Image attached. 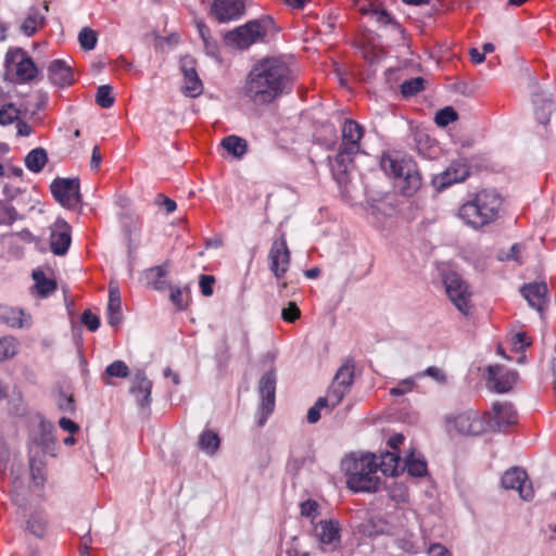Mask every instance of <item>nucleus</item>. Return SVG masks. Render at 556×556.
<instances>
[{
  "instance_id": "nucleus-4",
  "label": "nucleus",
  "mask_w": 556,
  "mask_h": 556,
  "mask_svg": "<svg viewBox=\"0 0 556 556\" xmlns=\"http://www.w3.org/2000/svg\"><path fill=\"white\" fill-rule=\"evenodd\" d=\"M382 170L393 177L395 185L404 195H413L421 185L416 163L396 153H384L380 160Z\"/></svg>"
},
{
  "instance_id": "nucleus-23",
  "label": "nucleus",
  "mask_w": 556,
  "mask_h": 556,
  "mask_svg": "<svg viewBox=\"0 0 556 556\" xmlns=\"http://www.w3.org/2000/svg\"><path fill=\"white\" fill-rule=\"evenodd\" d=\"M152 381L148 379L144 371L138 370L132 379L130 392L135 395L140 407L146 408L151 403Z\"/></svg>"
},
{
  "instance_id": "nucleus-17",
  "label": "nucleus",
  "mask_w": 556,
  "mask_h": 556,
  "mask_svg": "<svg viewBox=\"0 0 556 556\" xmlns=\"http://www.w3.org/2000/svg\"><path fill=\"white\" fill-rule=\"evenodd\" d=\"M244 13V0H214L211 7V14L219 23L239 20Z\"/></svg>"
},
{
  "instance_id": "nucleus-41",
  "label": "nucleus",
  "mask_w": 556,
  "mask_h": 556,
  "mask_svg": "<svg viewBox=\"0 0 556 556\" xmlns=\"http://www.w3.org/2000/svg\"><path fill=\"white\" fill-rule=\"evenodd\" d=\"M18 348L20 343L16 338L12 336L0 338V362L14 357Z\"/></svg>"
},
{
  "instance_id": "nucleus-48",
  "label": "nucleus",
  "mask_w": 556,
  "mask_h": 556,
  "mask_svg": "<svg viewBox=\"0 0 556 556\" xmlns=\"http://www.w3.org/2000/svg\"><path fill=\"white\" fill-rule=\"evenodd\" d=\"M21 111L13 103H7L0 109V125H10L18 119Z\"/></svg>"
},
{
  "instance_id": "nucleus-54",
  "label": "nucleus",
  "mask_w": 556,
  "mask_h": 556,
  "mask_svg": "<svg viewBox=\"0 0 556 556\" xmlns=\"http://www.w3.org/2000/svg\"><path fill=\"white\" fill-rule=\"evenodd\" d=\"M215 283V278L211 275H201L200 276V289L204 296H211L213 294V285Z\"/></svg>"
},
{
  "instance_id": "nucleus-30",
  "label": "nucleus",
  "mask_w": 556,
  "mask_h": 556,
  "mask_svg": "<svg viewBox=\"0 0 556 556\" xmlns=\"http://www.w3.org/2000/svg\"><path fill=\"white\" fill-rule=\"evenodd\" d=\"M401 457L396 452H386L380 455V462L378 464V469L384 476H399L404 468L401 467Z\"/></svg>"
},
{
  "instance_id": "nucleus-2",
  "label": "nucleus",
  "mask_w": 556,
  "mask_h": 556,
  "mask_svg": "<svg viewBox=\"0 0 556 556\" xmlns=\"http://www.w3.org/2000/svg\"><path fill=\"white\" fill-rule=\"evenodd\" d=\"M342 469L348 476L346 484L354 492H376L380 479L376 475L378 464L376 455L365 454L359 457L352 454L342 460Z\"/></svg>"
},
{
  "instance_id": "nucleus-53",
  "label": "nucleus",
  "mask_w": 556,
  "mask_h": 556,
  "mask_svg": "<svg viewBox=\"0 0 556 556\" xmlns=\"http://www.w3.org/2000/svg\"><path fill=\"white\" fill-rule=\"evenodd\" d=\"M281 314L285 321L294 323L300 318L301 312L294 302H290L288 306L282 309Z\"/></svg>"
},
{
  "instance_id": "nucleus-28",
  "label": "nucleus",
  "mask_w": 556,
  "mask_h": 556,
  "mask_svg": "<svg viewBox=\"0 0 556 556\" xmlns=\"http://www.w3.org/2000/svg\"><path fill=\"white\" fill-rule=\"evenodd\" d=\"M532 102L539 123L542 125L548 124L551 114L555 108L552 97L542 92L535 93L532 98Z\"/></svg>"
},
{
  "instance_id": "nucleus-43",
  "label": "nucleus",
  "mask_w": 556,
  "mask_h": 556,
  "mask_svg": "<svg viewBox=\"0 0 556 556\" xmlns=\"http://www.w3.org/2000/svg\"><path fill=\"white\" fill-rule=\"evenodd\" d=\"M523 250V244L515 243L508 250H500L496 254V258L501 262L515 261L522 264L521 254Z\"/></svg>"
},
{
  "instance_id": "nucleus-55",
  "label": "nucleus",
  "mask_w": 556,
  "mask_h": 556,
  "mask_svg": "<svg viewBox=\"0 0 556 556\" xmlns=\"http://www.w3.org/2000/svg\"><path fill=\"white\" fill-rule=\"evenodd\" d=\"M10 459V451L4 441L0 440V475L3 477Z\"/></svg>"
},
{
  "instance_id": "nucleus-8",
  "label": "nucleus",
  "mask_w": 556,
  "mask_h": 556,
  "mask_svg": "<svg viewBox=\"0 0 556 556\" xmlns=\"http://www.w3.org/2000/svg\"><path fill=\"white\" fill-rule=\"evenodd\" d=\"M446 293L456 308L464 315L471 311V292L468 285L456 273H450L444 277Z\"/></svg>"
},
{
  "instance_id": "nucleus-45",
  "label": "nucleus",
  "mask_w": 556,
  "mask_h": 556,
  "mask_svg": "<svg viewBox=\"0 0 556 556\" xmlns=\"http://www.w3.org/2000/svg\"><path fill=\"white\" fill-rule=\"evenodd\" d=\"M114 97L112 96V87L110 85H102L98 88L96 94V103L103 108L109 109L114 104Z\"/></svg>"
},
{
  "instance_id": "nucleus-31",
  "label": "nucleus",
  "mask_w": 556,
  "mask_h": 556,
  "mask_svg": "<svg viewBox=\"0 0 556 556\" xmlns=\"http://www.w3.org/2000/svg\"><path fill=\"white\" fill-rule=\"evenodd\" d=\"M46 17L37 8H30L27 17L21 25V30L24 35L30 37L35 35L38 28L43 27Z\"/></svg>"
},
{
  "instance_id": "nucleus-6",
  "label": "nucleus",
  "mask_w": 556,
  "mask_h": 556,
  "mask_svg": "<svg viewBox=\"0 0 556 556\" xmlns=\"http://www.w3.org/2000/svg\"><path fill=\"white\" fill-rule=\"evenodd\" d=\"M446 424L448 431L455 430L463 435H479L488 431L484 414L472 409L446 417Z\"/></svg>"
},
{
  "instance_id": "nucleus-37",
  "label": "nucleus",
  "mask_w": 556,
  "mask_h": 556,
  "mask_svg": "<svg viewBox=\"0 0 556 556\" xmlns=\"http://www.w3.org/2000/svg\"><path fill=\"white\" fill-rule=\"evenodd\" d=\"M222 147L232 156L240 159L248 150V142L245 139L231 135L222 140Z\"/></svg>"
},
{
  "instance_id": "nucleus-9",
  "label": "nucleus",
  "mask_w": 556,
  "mask_h": 556,
  "mask_svg": "<svg viewBox=\"0 0 556 556\" xmlns=\"http://www.w3.org/2000/svg\"><path fill=\"white\" fill-rule=\"evenodd\" d=\"M50 190L64 207L75 208L81 203L78 178H55L50 185Z\"/></svg>"
},
{
  "instance_id": "nucleus-38",
  "label": "nucleus",
  "mask_w": 556,
  "mask_h": 556,
  "mask_svg": "<svg viewBox=\"0 0 556 556\" xmlns=\"http://www.w3.org/2000/svg\"><path fill=\"white\" fill-rule=\"evenodd\" d=\"M129 376V368L123 361H115L110 364L101 376L105 384H112L111 378H127Z\"/></svg>"
},
{
  "instance_id": "nucleus-25",
  "label": "nucleus",
  "mask_w": 556,
  "mask_h": 556,
  "mask_svg": "<svg viewBox=\"0 0 556 556\" xmlns=\"http://www.w3.org/2000/svg\"><path fill=\"white\" fill-rule=\"evenodd\" d=\"M0 324L11 328H24L31 325V317L23 309L0 304Z\"/></svg>"
},
{
  "instance_id": "nucleus-15",
  "label": "nucleus",
  "mask_w": 556,
  "mask_h": 556,
  "mask_svg": "<svg viewBox=\"0 0 556 556\" xmlns=\"http://www.w3.org/2000/svg\"><path fill=\"white\" fill-rule=\"evenodd\" d=\"M33 448L39 456H45L54 450L53 426L50 422L41 420L37 429L33 430L29 438L28 454H31Z\"/></svg>"
},
{
  "instance_id": "nucleus-10",
  "label": "nucleus",
  "mask_w": 556,
  "mask_h": 556,
  "mask_svg": "<svg viewBox=\"0 0 556 556\" xmlns=\"http://www.w3.org/2000/svg\"><path fill=\"white\" fill-rule=\"evenodd\" d=\"M488 421V431H505L518 422V415L513 404L500 403L493 404L491 410L484 413Z\"/></svg>"
},
{
  "instance_id": "nucleus-24",
  "label": "nucleus",
  "mask_w": 556,
  "mask_h": 556,
  "mask_svg": "<svg viewBox=\"0 0 556 556\" xmlns=\"http://www.w3.org/2000/svg\"><path fill=\"white\" fill-rule=\"evenodd\" d=\"M181 71L185 78L184 92L191 98L200 96L203 91V85L193 65V60L184 59Z\"/></svg>"
},
{
  "instance_id": "nucleus-32",
  "label": "nucleus",
  "mask_w": 556,
  "mask_h": 556,
  "mask_svg": "<svg viewBox=\"0 0 556 556\" xmlns=\"http://www.w3.org/2000/svg\"><path fill=\"white\" fill-rule=\"evenodd\" d=\"M48 528L47 516L42 510L33 511L27 521H26V530H28L33 535L37 538H43Z\"/></svg>"
},
{
  "instance_id": "nucleus-29",
  "label": "nucleus",
  "mask_w": 556,
  "mask_h": 556,
  "mask_svg": "<svg viewBox=\"0 0 556 556\" xmlns=\"http://www.w3.org/2000/svg\"><path fill=\"white\" fill-rule=\"evenodd\" d=\"M501 366H490L488 368L489 380L494 382V389L496 392L504 393L508 392L517 379V374L509 371L503 377H500Z\"/></svg>"
},
{
  "instance_id": "nucleus-11",
  "label": "nucleus",
  "mask_w": 556,
  "mask_h": 556,
  "mask_svg": "<svg viewBox=\"0 0 556 556\" xmlns=\"http://www.w3.org/2000/svg\"><path fill=\"white\" fill-rule=\"evenodd\" d=\"M354 380V362L346 359L338 369L327 394L331 399V407L338 406L350 391Z\"/></svg>"
},
{
  "instance_id": "nucleus-40",
  "label": "nucleus",
  "mask_w": 556,
  "mask_h": 556,
  "mask_svg": "<svg viewBox=\"0 0 556 556\" xmlns=\"http://www.w3.org/2000/svg\"><path fill=\"white\" fill-rule=\"evenodd\" d=\"M33 278L35 280V288L37 293L45 298L48 296L56 289V282L52 279L46 278L42 271H34Z\"/></svg>"
},
{
  "instance_id": "nucleus-12",
  "label": "nucleus",
  "mask_w": 556,
  "mask_h": 556,
  "mask_svg": "<svg viewBox=\"0 0 556 556\" xmlns=\"http://www.w3.org/2000/svg\"><path fill=\"white\" fill-rule=\"evenodd\" d=\"M5 61L8 70L14 71L16 81L26 83L35 78L37 66L22 49L10 50Z\"/></svg>"
},
{
  "instance_id": "nucleus-61",
  "label": "nucleus",
  "mask_w": 556,
  "mask_h": 556,
  "mask_svg": "<svg viewBox=\"0 0 556 556\" xmlns=\"http://www.w3.org/2000/svg\"><path fill=\"white\" fill-rule=\"evenodd\" d=\"M59 407L63 412H73L75 409L73 396L61 394L59 400Z\"/></svg>"
},
{
  "instance_id": "nucleus-7",
  "label": "nucleus",
  "mask_w": 556,
  "mask_h": 556,
  "mask_svg": "<svg viewBox=\"0 0 556 556\" xmlns=\"http://www.w3.org/2000/svg\"><path fill=\"white\" fill-rule=\"evenodd\" d=\"M277 374L271 367L264 372L258 381L261 403L257 410V426L263 427L269 415L274 412L276 400Z\"/></svg>"
},
{
  "instance_id": "nucleus-52",
  "label": "nucleus",
  "mask_w": 556,
  "mask_h": 556,
  "mask_svg": "<svg viewBox=\"0 0 556 556\" xmlns=\"http://www.w3.org/2000/svg\"><path fill=\"white\" fill-rule=\"evenodd\" d=\"M371 15L376 18V21L382 25L392 24L399 27V24L393 20V17L386 11L381 9H372L370 11Z\"/></svg>"
},
{
  "instance_id": "nucleus-49",
  "label": "nucleus",
  "mask_w": 556,
  "mask_h": 556,
  "mask_svg": "<svg viewBox=\"0 0 556 556\" xmlns=\"http://www.w3.org/2000/svg\"><path fill=\"white\" fill-rule=\"evenodd\" d=\"M457 118V112L453 108L446 106L437 112L434 122L438 126L445 127L448 124L455 122Z\"/></svg>"
},
{
  "instance_id": "nucleus-42",
  "label": "nucleus",
  "mask_w": 556,
  "mask_h": 556,
  "mask_svg": "<svg viewBox=\"0 0 556 556\" xmlns=\"http://www.w3.org/2000/svg\"><path fill=\"white\" fill-rule=\"evenodd\" d=\"M323 408H330L333 409L334 407H331V399L327 394L326 396L319 397L316 403L308 409L307 412V421L309 424H316L320 419V410Z\"/></svg>"
},
{
  "instance_id": "nucleus-14",
  "label": "nucleus",
  "mask_w": 556,
  "mask_h": 556,
  "mask_svg": "<svg viewBox=\"0 0 556 556\" xmlns=\"http://www.w3.org/2000/svg\"><path fill=\"white\" fill-rule=\"evenodd\" d=\"M269 269L277 279H281L289 269L290 251L287 245L285 235L276 239L268 254Z\"/></svg>"
},
{
  "instance_id": "nucleus-33",
  "label": "nucleus",
  "mask_w": 556,
  "mask_h": 556,
  "mask_svg": "<svg viewBox=\"0 0 556 556\" xmlns=\"http://www.w3.org/2000/svg\"><path fill=\"white\" fill-rule=\"evenodd\" d=\"M29 462V472L31 480L35 485L41 486L46 481L45 477V464L42 460V456L37 455V452L33 448L31 454H28Z\"/></svg>"
},
{
  "instance_id": "nucleus-16",
  "label": "nucleus",
  "mask_w": 556,
  "mask_h": 556,
  "mask_svg": "<svg viewBox=\"0 0 556 556\" xmlns=\"http://www.w3.org/2000/svg\"><path fill=\"white\" fill-rule=\"evenodd\" d=\"M50 230L51 252L55 255L66 254L72 243V228L70 224L63 218H58L50 227Z\"/></svg>"
},
{
  "instance_id": "nucleus-1",
  "label": "nucleus",
  "mask_w": 556,
  "mask_h": 556,
  "mask_svg": "<svg viewBox=\"0 0 556 556\" xmlns=\"http://www.w3.org/2000/svg\"><path fill=\"white\" fill-rule=\"evenodd\" d=\"M295 78V72L282 58L267 56L252 66L243 85V94L255 105H266L290 92Z\"/></svg>"
},
{
  "instance_id": "nucleus-36",
  "label": "nucleus",
  "mask_w": 556,
  "mask_h": 556,
  "mask_svg": "<svg viewBox=\"0 0 556 556\" xmlns=\"http://www.w3.org/2000/svg\"><path fill=\"white\" fill-rule=\"evenodd\" d=\"M48 162V155L43 148L33 149L25 157V166L33 173H40Z\"/></svg>"
},
{
  "instance_id": "nucleus-35",
  "label": "nucleus",
  "mask_w": 556,
  "mask_h": 556,
  "mask_svg": "<svg viewBox=\"0 0 556 556\" xmlns=\"http://www.w3.org/2000/svg\"><path fill=\"white\" fill-rule=\"evenodd\" d=\"M403 468L413 477H424L427 475V463L424 456L420 454L416 455L415 452L406 455Z\"/></svg>"
},
{
  "instance_id": "nucleus-62",
  "label": "nucleus",
  "mask_w": 556,
  "mask_h": 556,
  "mask_svg": "<svg viewBox=\"0 0 556 556\" xmlns=\"http://www.w3.org/2000/svg\"><path fill=\"white\" fill-rule=\"evenodd\" d=\"M59 426L64 431H68L72 434L76 433L79 430V427H78V425L76 422H74L73 420H71L68 418H65V417H62L59 420Z\"/></svg>"
},
{
  "instance_id": "nucleus-60",
  "label": "nucleus",
  "mask_w": 556,
  "mask_h": 556,
  "mask_svg": "<svg viewBox=\"0 0 556 556\" xmlns=\"http://www.w3.org/2000/svg\"><path fill=\"white\" fill-rule=\"evenodd\" d=\"M155 203L159 205H163L167 213H173L177 207L176 202L174 200L163 194H157Z\"/></svg>"
},
{
  "instance_id": "nucleus-34",
  "label": "nucleus",
  "mask_w": 556,
  "mask_h": 556,
  "mask_svg": "<svg viewBox=\"0 0 556 556\" xmlns=\"http://www.w3.org/2000/svg\"><path fill=\"white\" fill-rule=\"evenodd\" d=\"M166 275V263L163 265L151 267L146 271L147 283L155 290H164L167 287V282L164 280Z\"/></svg>"
},
{
  "instance_id": "nucleus-26",
  "label": "nucleus",
  "mask_w": 556,
  "mask_h": 556,
  "mask_svg": "<svg viewBox=\"0 0 556 556\" xmlns=\"http://www.w3.org/2000/svg\"><path fill=\"white\" fill-rule=\"evenodd\" d=\"M49 79L52 84L64 87L73 83V73L70 65L63 60H54L48 67Z\"/></svg>"
},
{
  "instance_id": "nucleus-51",
  "label": "nucleus",
  "mask_w": 556,
  "mask_h": 556,
  "mask_svg": "<svg viewBox=\"0 0 556 556\" xmlns=\"http://www.w3.org/2000/svg\"><path fill=\"white\" fill-rule=\"evenodd\" d=\"M81 323L90 330L96 331L100 327V318L87 309L81 315Z\"/></svg>"
},
{
  "instance_id": "nucleus-57",
  "label": "nucleus",
  "mask_w": 556,
  "mask_h": 556,
  "mask_svg": "<svg viewBox=\"0 0 556 556\" xmlns=\"http://www.w3.org/2000/svg\"><path fill=\"white\" fill-rule=\"evenodd\" d=\"M169 299L178 309H185L187 302L184 301L182 291L179 288H172Z\"/></svg>"
},
{
  "instance_id": "nucleus-3",
  "label": "nucleus",
  "mask_w": 556,
  "mask_h": 556,
  "mask_svg": "<svg viewBox=\"0 0 556 556\" xmlns=\"http://www.w3.org/2000/svg\"><path fill=\"white\" fill-rule=\"evenodd\" d=\"M503 199L495 190H482L473 200L464 203L458 216L468 226L478 229L493 223L498 217Z\"/></svg>"
},
{
  "instance_id": "nucleus-20",
  "label": "nucleus",
  "mask_w": 556,
  "mask_h": 556,
  "mask_svg": "<svg viewBox=\"0 0 556 556\" xmlns=\"http://www.w3.org/2000/svg\"><path fill=\"white\" fill-rule=\"evenodd\" d=\"M341 144L350 153L361 151V139L364 136V128L354 119H345L341 129Z\"/></svg>"
},
{
  "instance_id": "nucleus-47",
  "label": "nucleus",
  "mask_w": 556,
  "mask_h": 556,
  "mask_svg": "<svg viewBox=\"0 0 556 556\" xmlns=\"http://www.w3.org/2000/svg\"><path fill=\"white\" fill-rule=\"evenodd\" d=\"M424 83H425V80L421 77H416V78H412L409 80H405L401 85V92H402L403 97L408 98V97H413V96L417 94L419 91H421L424 89Z\"/></svg>"
},
{
  "instance_id": "nucleus-46",
  "label": "nucleus",
  "mask_w": 556,
  "mask_h": 556,
  "mask_svg": "<svg viewBox=\"0 0 556 556\" xmlns=\"http://www.w3.org/2000/svg\"><path fill=\"white\" fill-rule=\"evenodd\" d=\"M78 40H79L80 47L84 50L89 51V50L94 49L97 41H98V35L93 29H91L89 27H85L79 31Z\"/></svg>"
},
{
  "instance_id": "nucleus-5",
  "label": "nucleus",
  "mask_w": 556,
  "mask_h": 556,
  "mask_svg": "<svg viewBox=\"0 0 556 556\" xmlns=\"http://www.w3.org/2000/svg\"><path fill=\"white\" fill-rule=\"evenodd\" d=\"M275 31V21L269 15H265L227 31L224 40L231 48L247 49L253 43L265 41L266 37Z\"/></svg>"
},
{
  "instance_id": "nucleus-18",
  "label": "nucleus",
  "mask_w": 556,
  "mask_h": 556,
  "mask_svg": "<svg viewBox=\"0 0 556 556\" xmlns=\"http://www.w3.org/2000/svg\"><path fill=\"white\" fill-rule=\"evenodd\" d=\"M469 174V167L464 161H455L443 173L434 176L432 182L438 190H443L453 184L464 181Z\"/></svg>"
},
{
  "instance_id": "nucleus-27",
  "label": "nucleus",
  "mask_w": 556,
  "mask_h": 556,
  "mask_svg": "<svg viewBox=\"0 0 556 556\" xmlns=\"http://www.w3.org/2000/svg\"><path fill=\"white\" fill-rule=\"evenodd\" d=\"M122 315V301L121 293L117 285L112 282L109 285V303H108V321L112 327L121 324Z\"/></svg>"
},
{
  "instance_id": "nucleus-56",
  "label": "nucleus",
  "mask_w": 556,
  "mask_h": 556,
  "mask_svg": "<svg viewBox=\"0 0 556 556\" xmlns=\"http://www.w3.org/2000/svg\"><path fill=\"white\" fill-rule=\"evenodd\" d=\"M414 388V380L412 379H405L401 381L395 388H392L390 390V393L394 396L403 395L409 391H412Z\"/></svg>"
},
{
  "instance_id": "nucleus-39",
  "label": "nucleus",
  "mask_w": 556,
  "mask_h": 556,
  "mask_svg": "<svg viewBox=\"0 0 556 556\" xmlns=\"http://www.w3.org/2000/svg\"><path fill=\"white\" fill-rule=\"evenodd\" d=\"M220 439L218 434L212 430H204L199 438V446L202 451L210 455L216 453L219 448Z\"/></svg>"
},
{
  "instance_id": "nucleus-44",
  "label": "nucleus",
  "mask_w": 556,
  "mask_h": 556,
  "mask_svg": "<svg viewBox=\"0 0 556 556\" xmlns=\"http://www.w3.org/2000/svg\"><path fill=\"white\" fill-rule=\"evenodd\" d=\"M22 219L15 207L8 201H0V224L12 225L14 222Z\"/></svg>"
},
{
  "instance_id": "nucleus-22",
  "label": "nucleus",
  "mask_w": 556,
  "mask_h": 556,
  "mask_svg": "<svg viewBox=\"0 0 556 556\" xmlns=\"http://www.w3.org/2000/svg\"><path fill=\"white\" fill-rule=\"evenodd\" d=\"M341 528L337 520H320L315 527V534L321 545L336 548L341 542Z\"/></svg>"
},
{
  "instance_id": "nucleus-50",
  "label": "nucleus",
  "mask_w": 556,
  "mask_h": 556,
  "mask_svg": "<svg viewBox=\"0 0 556 556\" xmlns=\"http://www.w3.org/2000/svg\"><path fill=\"white\" fill-rule=\"evenodd\" d=\"M532 344L530 337L526 332H517L511 338V350L516 353H522Z\"/></svg>"
},
{
  "instance_id": "nucleus-59",
  "label": "nucleus",
  "mask_w": 556,
  "mask_h": 556,
  "mask_svg": "<svg viewBox=\"0 0 556 556\" xmlns=\"http://www.w3.org/2000/svg\"><path fill=\"white\" fill-rule=\"evenodd\" d=\"M23 472H24L23 464L21 462L20 463L14 462L11 467V478H12V483L15 486H18L20 484H22Z\"/></svg>"
},
{
  "instance_id": "nucleus-64",
  "label": "nucleus",
  "mask_w": 556,
  "mask_h": 556,
  "mask_svg": "<svg viewBox=\"0 0 556 556\" xmlns=\"http://www.w3.org/2000/svg\"><path fill=\"white\" fill-rule=\"evenodd\" d=\"M430 556H452L451 553L441 544H432L429 548Z\"/></svg>"
},
{
  "instance_id": "nucleus-63",
  "label": "nucleus",
  "mask_w": 556,
  "mask_h": 556,
  "mask_svg": "<svg viewBox=\"0 0 556 556\" xmlns=\"http://www.w3.org/2000/svg\"><path fill=\"white\" fill-rule=\"evenodd\" d=\"M20 193H21V189L18 187L4 185V187H3L4 200L3 201L12 202Z\"/></svg>"
},
{
  "instance_id": "nucleus-21",
  "label": "nucleus",
  "mask_w": 556,
  "mask_h": 556,
  "mask_svg": "<svg viewBox=\"0 0 556 556\" xmlns=\"http://www.w3.org/2000/svg\"><path fill=\"white\" fill-rule=\"evenodd\" d=\"M520 292L529 305L542 313L548 302V289L545 282H530L521 287Z\"/></svg>"
},
{
  "instance_id": "nucleus-19",
  "label": "nucleus",
  "mask_w": 556,
  "mask_h": 556,
  "mask_svg": "<svg viewBox=\"0 0 556 556\" xmlns=\"http://www.w3.org/2000/svg\"><path fill=\"white\" fill-rule=\"evenodd\" d=\"M355 155L356 153H350V151L339 147L338 153L333 157H329L333 178L340 187L345 186L349 181V169Z\"/></svg>"
},
{
  "instance_id": "nucleus-58",
  "label": "nucleus",
  "mask_w": 556,
  "mask_h": 556,
  "mask_svg": "<svg viewBox=\"0 0 556 556\" xmlns=\"http://www.w3.org/2000/svg\"><path fill=\"white\" fill-rule=\"evenodd\" d=\"M318 504L313 500H307L301 504V515L304 517H314L316 515Z\"/></svg>"
},
{
  "instance_id": "nucleus-13",
  "label": "nucleus",
  "mask_w": 556,
  "mask_h": 556,
  "mask_svg": "<svg viewBox=\"0 0 556 556\" xmlns=\"http://www.w3.org/2000/svg\"><path fill=\"white\" fill-rule=\"evenodd\" d=\"M502 486L506 490H516L523 501H531L534 496L532 483L526 470L513 467L506 470L501 480Z\"/></svg>"
}]
</instances>
